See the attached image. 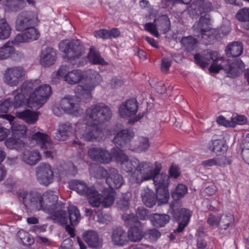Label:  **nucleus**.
<instances>
[{"label":"nucleus","instance_id":"31","mask_svg":"<svg viewBox=\"0 0 249 249\" xmlns=\"http://www.w3.org/2000/svg\"><path fill=\"white\" fill-rule=\"evenodd\" d=\"M104 199L102 198V196L98 193L99 198L100 200V204L97 207H100L102 205L104 207H108L112 205L114 203L115 200V193L112 191H107L106 189L104 190L103 192Z\"/></svg>","mask_w":249,"mask_h":249},{"label":"nucleus","instance_id":"10","mask_svg":"<svg viewBox=\"0 0 249 249\" xmlns=\"http://www.w3.org/2000/svg\"><path fill=\"white\" fill-rule=\"evenodd\" d=\"M155 185L156 186L157 197L163 203H166L169 198L168 190L169 176L165 174H156L153 178Z\"/></svg>","mask_w":249,"mask_h":249},{"label":"nucleus","instance_id":"63","mask_svg":"<svg viewBox=\"0 0 249 249\" xmlns=\"http://www.w3.org/2000/svg\"><path fill=\"white\" fill-rule=\"evenodd\" d=\"M111 220V216L109 213L102 212L97 215V221L100 223L107 224Z\"/></svg>","mask_w":249,"mask_h":249},{"label":"nucleus","instance_id":"58","mask_svg":"<svg viewBox=\"0 0 249 249\" xmlns=\"http://www.w3.org/2000/svg\"><path fill=\"white\" fill-rule=\"evenodd\" d=\"M76 173V171L74 166L69 167L68 170L66 169L62 171L59 170L58 172V175L61 178H63L71 176H74Z\"/></svg>","mask_w":249,"mask_h":249},{"label":"nucleus","instance_id":"30","mask_svg":"<svg viewBox=\"0 0 249 249\" xmlns=\"http://www.w3.org/2000/svg\"><path fill=\"white\" fill-rule=\"evenodd\" d=\"M209 149L216 155H221L227 151L228 146L225 142L222 140L212 141L209 145Z\"/></svg>","mask_w":249,"mask_h":249},{"label":"nucleus","instance_id":"48","mask_svg":"<svg viewBox=\"0 0 249 249\" xmlns=\"http://www.w3.org/2000/svg\"><path fill=\"white\" fill-rule=\"evenodd\" d=\"M197 42L196 39L191 36L184 37L181 40V43L188 52H191L195 48Z\"/></svg>","mask_w":249,"mask_h":249},{"label":"nucleus","instance_id":"40","mask_svg":"<svg viewBox=\"0 0 249 249\" xmlns=\"http://www.w3.org/2000/svg\"><path fill=\"white\" fill-rule=\"evenodd\" d=\"M5 144L9 149H13L23 147L25 143L23 140L12 135V137L5 140Z\"/></svg>","mask_w":249,"mask_h":249},{"label":"nucleus","instance_id":"14","mask_svg":"<svg viewBox=\"0 0 249 249\" xmlns=\"http://www.w3.org/2000/svg\"><path fill=\"white\" fill-rule=\"evenodd\" d=\"M102 80V77L99 73L95 71H91L89 75L85 80L83 85L79 86V90L81 94L85 98L91 97V91Z\"/></svg>","mask_w":249,"mask_h":249},{"label":"nucleus","instance_id":"4","mask_svg":"<svg viewBox=\"0 0 249 249\" xmlns=\"http://www.w3.org/2000/svg\"><path fill=\"white\" fill-rule=\"evenodd\" d=\"M59 49L64 53V58L67 61L79 58L84 53L83 44L78 39L62 40L59 44Z\"/></svg>","mask_w":249,"mask_h":249},{"label":"nucleus","instance_id":"5","mask_svg":"<svg viewBox=\"0 0 249 249\" xmlns=\"http://www.w3.org/2000/svg\"><path fill=\"white\" fill-rule=\"evenodd\" d=\"M160 169L158 166L154 169L152 164L149 162L140 161L138 160V163L136 170L132 175V178L135 182L140 184L145 180L152 179L156 174L160 172Z\"/></svg>","mask_w":249,"mask_h":249},{"label":"nucleus","instance_id":"2","mask_svg":"<svg viewBox=\"0 0 249 249\" xmlns=\"http://www.w3.org/2000/svg\"><path fill=\"white\" fill-rule=\"evenodd\" d=\"M58 194L57 192L49 190L42 195V210L51 214L49 219H53L62 224L67 223V214L63 210H57L58 208Z\"/></svg>","mask_w":249,"mask_h":249},{"label":"nucleus","instance_id":"6","mask_svg":"<svg viewBox=\"0 0 249 249\" xmlns=\"http://www.w3.org/2000/svg\"><path fill=\"white\" fill-rule=\"evenodd\" d=\"M199 20L193 26L194 31L199 34L196 35L198 38L210 42L214 38V32L215 31L210 27L212 19L209 14L201 12Z\"/></svg>","mask_w":249,"mask_h":249},{"label":"nucleus","instance_id":"3","mask_svg":"<svg viewBox=\"0 0 249 249\" xmlns=\"http://www.w3.org/2000/svg\"><path fill=\"white\" fill-rule=\"evenodd\" d=\"M111 117L110 108L104 103L92 105L86 111L85 118L89 124H102L109 121Z\"/></svg>","mask_w":249,"mask_h":249},{"label":"nucleus","instance_id":"46","mask_svg":"<svg viewBox=\"0 0 249 249\" xmlns=\"http://www.w3.org/2000/svg\"><path fill=\"white\" fill-rule=\"evenodd\" d=\"M220 217V229H227L230 225L234 222V217L232 214H222Z\"/></svg>","mask_w":249,"mask_h":249},{"label":"nucleus","instance_id":"8","mask_svg":"<svg viewBox=\"0 0 249 249\" xmlns=\"http://www.w3.org/2000/svg\"><path fill=\"white\" fill-rule=\"evenodd\" d=\"M26 74V70L21 66L9 67L3 72V81L9 87H16L25 79Z\"/></svg>","mask_w":249,"mask_h":249},{"label":"nucleus","instance_id":"12","mask_svg":"<svg viewBox=\"0 0 249 249\" xmlns=\"http://www.w3.org/2000/svg\"><path fill=\"white\" fill-rule=\"evenodd\" d=\"M36 176L38 182L46 186L54 180V174L51 165L46 162L40 163L35 169Z\"/></svg>","mask_w":249,"mask_h":249},{"label":"nucleus","instance_id":"56","mask_svg":"<svg viewBox=\"0 0 249 249\" xmlns=\"http://www.w3.org/2000/svg\"><path fill=\"white\" fill-rule=\"evenodd\" d=\"M100 153L101 154L99 155L100 156L99 157V158L97 159L96 161L97 162L107 163L111 160V157H113L112 156H111L110 153H109L108 151L103 148H102Z\"/></svg>","mask_w":249,"mask_h":249},{"label":"nucleus","instance_id":"9","mask_svg":"<svg viewBox=\"0 0 249 249\" xmlns=\"http://www.w3.org/2000/svg\"><path fill=\"white\" fill-rule=\"evenodd\" d=\"M61 107H54L53 109V114L56 116H61L63 112L77 116L81 111L79 104L75 98L65 97L60 102Z\"/></svg>","mask_w":249,"mask_h":249},{"label":"nucleus","instance_id":"15","mask_svg":"<svg viewBox=\"0 0 249 249\" xmlns=\"http://www.w3.org/2000/svg\"><path fill=\"white\" fill-rule=\"evenodd\" d=\"M52 76L54 78L64 77L65 81L71 85H75L79 83L84 76L83 72L79 70H74L66 73V69L64 66L61 67L56 72H53Z\"/></svg>","mask_w":249,"mask_h":249},{"label":"nucleus","instance_id":"53","mask_svg":"<svg viewBox=\"0 0 249 249\" xmlns=\"http://www.w3.org/2000/svg\"><path fill=\"white\" fill-rule=\"evenodd\" d=\"M208 224L212 228L220 227V217L217 215L210 213L207 220Z\"/></svg>","mask_w":249,"mask_h":249},{"label":"nucleus","instance_id":"64","mask_svg":"<svg viewBox=\"0 0 249 249\" xmlns=\"http://www.w3.org/2000/svg\"><path fill=\"white\" fill-rule=\"evenodd\" d=\"M102 148L99 147H92L89 149L88 155L90 158L94 161H96L99 158Z\"/></svg>","mask_w":249,"mask_h":249},{"label":"nucleus","instance_id":"29","mask_svg":"<svg viewBox=\"0 0 249 249\" xmlns=\"http://www.w3.org/2000/svg\"><path fill=\"white\" fill-rule=\"evenodd\" d=\"M16 116L29 124H35L38 119V114L30 109L18 112L16 113Z\"/></svg>","mask_w":249,"mask_h":249},{"label":"nucleus","instance_id":"41","mask_svg":"<svg viewBox=\"0 0 249 249\" xmlns=\"http://www.w3.org/2000/svg\"><path fill=\"white\" fill-rule=\"evenodd\" d=\"M11 28L6 20L0 19V39H5L10 37Z\"/></svg>","mask_w":249,"mask_h":249},{"label":"nucleus","instance_id":"27","mask_svg":"<svg viewBox=\"0 0 249 249\" xmlns=\"http://www.w3.org/2000/svg\"><path fill=\"white\" fill-rule=\"evenodd\" d=\"M243 50V45L241 42H233L227 46L225 49L226 54L228 57H238L242 54Z\"/></svg>","mask_w":249,"mask_h":249},{"label":"nucleus","instance_id":"49","mask_svg":"<svg viewBox=\"0 0 249 249\" xmlns=\"http://www.w3.org/2000/svg\"><path fill=\"white\" fill-rule=\"evenodd\" d=\"M241 155L247 163H249V133L246 134L243 142Z\"/></svg>","mask_w":249,"mask_h":249},{"label":"nucleus","instance_id":"35","mask_svg":"<svg viewBox=\"0 0 249 249\" xmlns=\"http://www.w3.org/2000/svg\"><path fill=\"white\" fill-rule=\"evenodd\" d=\"M141 225L132 226L128 231V240L132 242H139L142 240L144 234Z\"/></svg>","mask_w":249,"mask_h":249},{"label":"nucleus","instance_id":"60","mask_svg":"<svg viewBox=\"0 0 249 249\" xmlns=\"http://www.w3.org/2000/svg\"><path fill=\"white\" fill-rule=\"evenodd\" d=\"M25 102L24 94L22 93H18L15 96L13 101V107L16 108L21 106Z\"/></svg>","mask_w":249,"mask_h":249},{"label":"nucleus","instance_id":"34","mask_svg":"<svg viewBox=\"0 0 249 249\" xmlns=\"http://www.w3.org/2000/svg\"><path fill=\"white\" fill-rule=\"evenodd\" d=\"M192 8L199 11V14L201 12L209 14L212 10V5L208 0H198L192 5Z\"/></svg>","mask_w":249,"mask_h":249},{"label":"nucleus","instance_id":"38","mask_svg":"<svg viewBox=\"0 0 249 249\" xmlns=\"http://www.w3.org/2000/svg\"><path fill=\"white\" fill-rule=\"evenodd\" d=\"M69 220L71 226H76L81 219V215L78 208L73 206H70L68 208Z\"/></svg>","mask_w":249,"mask_h":249},{"label":"nucleus","instance_id":"47","mask_svg":"<svg viewBox=\"0 0 249 249\" xmlns=\"http://www.w3.org/2000/svg\"><path fill=\"white\" fill-rule=\"evenodd\" d=\"M187 191L188 189L185 185L182 184H178L175 191L172 194V196L175 200L177 201L184 197L187 193Z\"/></svg>","mask_w":249,"mask_h":249},{"label":"nucleus","instance_id":"11","mask_svg":"<svg viewBox=\"0 0 249 249\" xmlns=\"http://www.w3.org/2000/svg\"><path fill=\"white\" fill-rule=\"evenodd\" d=\"M171 23L168 16L163 15L154 21V23H146L145 29L156 37L159 36L158 30L163 34L167 33L170 29Z\"/></svg>","mask_w":249,"mask_h":249},{"label":"nucleus","instance_id":"33","mask_svg":"<svg viewBox=\"0 0 249 249\" xmlns=\"http://www.w3.org/2000/svg\"><path fill=\"white\" fill-rule=\"evenodd\" d=\"M3 6L6 11L17 12L23 7L24 1L22 0H3Z\"/></svg>","mask_w":249,"mask_h":249},{"label":"nucleus","instance_id":"59","mask_svg":"<svg viewBox=\"0 0 249 249\" xmlns=\"http://www.w3.org/2000/svg\"><path fill=\"white\" fill-rule=\"evenodd\" d=\"M11 43L14 45H18L20 43L28 42L26 34L25 33L18 34L11 41Z\"/></svg>","mask_w":249,"mask_h":249},{"label":"nucleus","instance_id":"61","mask_svg":"<svg viewBox=\"0 0 249 249\" xmlns=\"http://www.w3.org/2000/svg\"><path fill=\"white\" fill-rule=\"evenodd\" d=\"M13 106V101L9 98L1 101L0 102V112L6 113Z\"/></svg>","mask_w":249,"mask_h":249},{"label":"nucleus","instance_id":"26","mask_svg":"<svg viewBox=\"0 0 249 249\" xmlns=\"http://www.w3.org/2000/svg\"><path fill=\"white\" fill-rule=\"evenodd\" d=\"M75 129L69 122L61 124L59 126L57 132L55 133V139L58 141H65Z\"/></svg>","mask_w":249,"mask_h":249},{"label":"nucleus","instance_id":"55","mask_svg":"<svg viewBox=\"0 0 249 249\" xmlns=\"http://www.w3.org/2000/svg\"><path fill=\"white\" fill-rule=\"evenodd\" d=\"M136 216L138 219L145 220L149 218V211L143 207H139L136 210Z\"/></svg>","mask_w":249,"mask_h":249},{"label":"nucleus","instance_id":"22","mask_svg":"<svg viewBox=\"0 0 249 249\" xmlns=\"http://www.w3.org/2000/svg\"><path fill=\"white\" fill-rule=\"evenodd\" d=\"M106 182L111 190L117 189L123 184L124 180L118 171L112 168L109 170L108 176L106 178Z\"/></svg>","mask_w":249,"mask_h":249},{"label":"nucleus","instance_id":"13","mask_svg":"<svg viewBox=\"0 0 249 249\" xmlns=\"http://www.w3.org/2000/svg\"><path fill=\"white\" fill-rule=\"evenodd\" d=\"M112 156L120 162L122 169L126 172H131L134 169L136 170L138 160L133 158L128 159V156L124 153L123 150L112 148L111 150Z\"/></svg>","mask_w":249,"mask_h":249},{"label":"nucleus","instance_id":"28","mask_svg":"<svg viewBox=\"0 0 249 249\" xmlns=\"http://www.w3.org/2000/svg\"><path fill=\"white\" fill-rule=\"evenodd\" d=\"M41 156L37 151L25 150L22 155V160L30 165L36 164L41 160Z\"/></svg>","mask_w":249,"mask_h":249},{"label":"nucleus","instance_id":"62","mask_svg":"<svg viewBox=\"0 0 249 249\" xmlns=\"http://www.w3.org/2000/svg\"><path fill=\"white\" fill-rule=\"evenodd\" d=\"M160 235V232L156 229L148 230L145 232V236L152 241L157 240Z\"/></svg>","mask_w":249,"mask_h":249},{"label":"nucleus","instance_id":"21","mask_svg":"<svg viewBox=\"0 0 249 249\" xmlns=\"http://www.w3.org/2000/svg\"><path fill=\"white\" fill-rule=\"evenodd\" d=\"M56 60V51L51 47H47L41 53L40 62L45 67L53 65Z\"/></svg>","mask_w":249,"mask_h":249},{"label":"nucleus","instance_id":"32","mask_svg":"<svg viewBox=\"0 0 249 249\" xmlns=\"http://www.w3.org/2000/svg\"><path fill=\"white\" fill-rule=\"evenodd\" d=\"M153 225L157 228L163 227L170 219V216L166 214L154 213L150 218Z\"/></svg>","mask_w":249,"mask_h":249},{"label":"nucleus","instance_id":"18","mask_svg":"<svg viewBox=\"0 0 249 249\" xmlns=\"http://www.w3.org/2000/svg\"><path fill=\"white\" fill-rule=\"evenodd\" d=\"M19 196L23 198L26 207L31 206L36 209L42 210V196L36 192L20 193Z\"/></svg>","mask_w":249,"mask_h":249},{"label":"nucleus","instance_id":"23","mask_svg":"<svg viewBox=\"0 0 249 249\" xmlns=\"http://www.w3.org/2000/svg\"><path fill=\"white\" fill-rule=\"evenodd\" d=\"M84 239L89 247L99 249L103 245V240L99 237L97 232L89 231L84 234Z\"/></svg>","mask_w":249,"mask_h":249},{"label":"nucleus","instance_id":"1","mask_svg":"<svg viewBox=\"0 0 249 249\" xmlns=\"http://www.w3.org/2000/svg\"><path fill=\"white\" fill-rule=\"evenodd\" d=\"M194 59L196 63L202 68L207 67L212 60L209 68L212 72L218 73L220 70H224L228 73V76L231 78H235L239 75L240 70L243 65L240 59L231 62L230 60L219 57L216 52H207L204 55L196 54Z\"/></svg>","mask_w":249,"mask_h":249},{"label":"nucleus","instance_id":"43","mask_svg":"<svg viewBox=\"0 0 249 249\" xmlns=\"http://www.w3.org/2000/svg\"><path fill=\"white\" fill-rule=\"evenodd\" d=\"M122 218L124 222V224L130 228L141 225V222L134 213H124L122 215Z\"/></svg>","mask_w":249,"mask_h":249},{"label":"nucleus","instance_id":"57","mask_svg":"<svg viewBox=\"0 0 249 249\" xmlns=\"http://www.w3.org/2000/svg\"><path fill=\"white\" fill-rule=\"evenodd\" d=\"M118 208L122 211H125L129 208V198L127 195H123V197L117 202Z\"/></svg>","mask_w":249,"mask_h":249},{"label":"nucleus","instance_id":"52","mask_svg":"<svg viewBox=\"0 0 249 249\" xmlns=\"http://www.w3.org/2000/svg\"><path fill=\"white\" fill-rule=\"evenodd\" d=\"M24 33L26 34L28 42L37 40L40 36L38 31L34 26H32V27L29 28Z\"/></svg>","mask_w":249,"mask_h":249},{"label":"nucleus","instance_id":"24","mask_svg":"<svg viewBox=\"0 0 249 249\" xmlns=\"http://www.w3.org/2000/svg\"><path fill=\"white\" fill-rule=\"evenodd\" d=\"M111 239L115 245L123 246L128 242V233L122 228L118 227L113 230Z\"/></svg>","mask_w":249,"mask_h":249},{"label":"nucleus","instance_id":"25","mask_svg":"<svg viewBox=\"0 0 249 249\" xmlns=\"http://www.w3.org/2000/svg\"><path fill=\"white\" fill-rule=\"evenodd\" d=\"M32 140H35L42 149H51L53 148V143L50 137L40 132H37L31 137Z\"/></svg>","mask_w":249,"mask_h":249},{"label":"nucleus","instance_id":"19","mask_svg":"<svg viewBox=\"0 0 249 249\" xmlns=\"http://www.w3.org/2000/svg\"><path fill=\"white\" fill-rule=\"evenodd\" d=\"M36 19V17L32 16L30 13L26 12H22L17 18L16 29L19 31H25L34 25Z\"/></svg>","mask_w":249,"mask_h":249},{"label":"nucleus","instance_id":"17","mask_svg":"<svg viewBox=\"0 0 249 249\" xmlns=\"http://www.w3.org/2000/svg\"><path fill=\"white\" fill-rule=\"evenodd\" d=\"M134 133L130 129H124L117 133L113 139L115 147L118 149L126 150L129 149V142L133 138Z\"/></svg>","mask_w":249,"mask_h":249},{"label":"nucleus","instance_id":"36","mask_svg":"<svg viewBox=\"0 0 249 249\" xmlns=\"http://www.w3.org/2000/svg\"><path fill=\"white\" fill-rule=\"evenodd\" d=\"M39 81L28 80L24 81L20 87V89L22 93L27 95H30L32 93V91L39 85ZM30 100V98L29 99Z\"/></svg>","mask_w":249,"mask_h":249},{"label":"nucleus","instance_id":"42","mask_svg":"<svg viewBox=\"0 0 249 249\" xmlns=\"http://www.w3.org/2000/svg\"><path fill=\"white\" fill-rule=\"evenodd\" d=\"M15 48L10 45V42H7L0 47V60L6 59L14 53Z\"/></svg>","mask_w":249,"mask_h":249},{"label":"nucleus","instance_id":"39","mask_svg":"<svg viewBox=\"0 0 249 249\" xmlns=\"http://www.w3.org/2000/svg\"><path fill=\"white\" fill-rule=\"evenodd\" d=\"M12 135L24 140L26 138L27 128L24 125L14 122L11 127Z\"/></svg>","mask_w":249,"mask_h":249},{"label":"nucleus","instance_id":"37","mask_svg":"<svg viewBox=\"0 0 249 249\" xmlns=\"http://www.w3.org/2000/svg\"><path fill=\"white\" fill-rule=\"evenodd\" d=\"M157 200H159L160 203H162L158 198L157 193L156 195L153 192L148 191L145 192L142 196L143 203L145 206L150 208L152 207L156 204Z\"/></svg>","mask_w":249,"mask_h":249},{"label":"nucleus","instance_id":"51","mask_svg":"<svg viewBox=\"0 0 249 249\" xmlns=\"http://www.w3.org/2000/svg\"><path fill=\"white\" fill-rule=\"evenodd\" d=\"M89 58L91 62L94 64L105 65L107 63L101 57L98 52L91 51L89 55Z\"/></svg>","mask_w":249,"mask_h":249},{"label":"nucleus","instance_id":"20","mask_svg":"<svg viewBox=\"0 0 249 249\" xmlns=\"http://www.w3.org/2000/svg\"><path fill=\"white\" fill-rule=\"evenodd\" d=\"M138 103L134 99H130L122 103L119 108L120 116L123 118L135 115L138 111Z\"/></svg>","mask_w":249,"mask_h":249},{"label":"nucleus","instance_id":"45","mask_svg":"<svg viewBox=\"0 0 249 249\" xmlns=\"http://www.w3.org/2000/svg\"><path fill=\"white\" fill-rule=\"evenodd\" d=\"M93 134L88 135L87 137V141H99L102 140L104 136L103 130L98 126V124H93V129H91Z\"/></svg>","mask_w":249,"mask_h":249},{"label":"nucleus","instance_id":"44","mask_svg":"<svg viewBox=\"0 0 249 249\" xmlns=\"http://www.w3.org/2000/svg\"><path fill=\"white\" fill-rule=\"evenodd\" d=\"M78 130H76V133L79 132L81 133V136L82 138L86 141H87V137L88 135H91L93 134L92 129H93V124H91L90 125L87 126L86 124H77Z\"/></svg>","mask_w":249,"mask_h":249},{"label":"nucleus","instance_id":"50","mask_svg":"<svg viewBox=\"0 0 249 249\" xmlns=\"http://www.w3.org/2000/svg\"><path fill=\"white\" fill-rule=\"evenodd\" d=\"M191 215L192 213L190 210L185 208H182L178 211V213L174 214V217L177 220H183L188 222Z\"/></svg>","mask_w":249,"mask_h":249},{"label":"nucleus","instance_id":"16","mask_svg":"<svg viewBox=\"0 0 249 249\" xmlns=\"http://www.w3.org/2000/svg\"><path fill=\"white\" fill-rule=\"evenodd\" d=\"M52 93L50 85L45 84L37 86L35 90L30 95V101L38 105H43Z\"/></svg>","mask_w":249,"mask_h":249},{"label":"nucleus","instance_id":"54","mask_svg":"<svg viewBox=\"0 0 249 249\" xmlns=\"http://www.w3.org/2000/svg\"><path fill=\"white\" fill-rule=\"evenodd\" d=\"M236 18L240 21H249V8H244L238 11Z\"/></svg>","mask_w":249,"mask_h":249},{"label":"nucleus","instance_id":"7","mask_svg":"<svg viewBox=\"0 0 249 249\" xmlns=\"http://www.w3.org/2000/svg\"><path fill=\"white\" fill-rule=\"evenodd\" d=\"M71 189L79 194L88 197L89 203L93 207H98L100 204L98 192L93 187H88L86 183L78 180H72L69 183Z\"/></svg>","mask_w":249,"mask_h":249}]
</instances>
